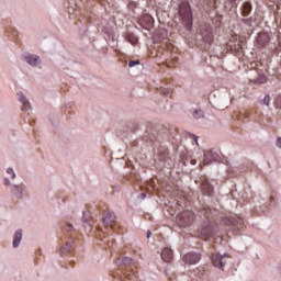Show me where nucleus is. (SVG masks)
Segmentation results:
<instances>
[{
	"instance_id": "17",
	"label": "nucleus",
	"mask_w": 281,
	"mask_h": 281,
	"mask_svg": "<svg viewBox=\"0 0 281 281\" xmlns=\"http://www.w3.org/2000/svg\"><path fill=\"white\" fill-rule=\"evenodd\" d=\"M119 262H121V265H124L125 267H131V265H133V259L130 257H123L119 259Z\"/></svg>"
},
{
	"instance_id": "19",
	"label": "nucleus",
	"mask_w": 281,
	"mask_h": 281,
	"mask_svg": "<svg viewBox=\"0 0 281 281\" xmlns=\"http://www.w3.org/2000/svg\"><path fill=\"white\" fill-rule=\"evenodd\" d=\"M276 109L278 110V115H281V97L276 100Z\"/></svg>"
},
{
	"instance_id": "3",
	"label": "nucleus",
	"mask_w": 281,
	"mask_h": 281,
	"mask_svg": "<svg viewBox=\"0 0 281 281\" xmlns=\"http://www.w3.org/2000/svg\"><path fill=\"white\" fill-rule=\"evenodd\" d=\"M102 221L106 227H112L115 225V213L111 211H105L102 216Z\"/></svg>"
},
{
	"instance_id": "1",
	"label": "nucleus",
	"mask_w": 281,
	"mask_h": 281,
	"mask_svg": "<svg viewBox=\"0 0 281 281\" xmlns=\"http://www.w3.org/2000/svg\"><path fill=\"white\" fill-rule=\"evenodd\" d=\"M179 227H188L194 223V212L183 211L177 216Z\"/></svg>"
},
{
	"instance_id": "10",
	"label": "nucleus",
	"mask_w": 281,
	"mask_h": 281,
	"mask_svg": "<svg viewBox=\"0 0 281 281\" xmlns=\"http://www.w3.org/2000/svg\"><path fill=\"white\" fill-rule=\"evenodd\" d=\"M268 43L269 35H267L266 33H259V35L257 36V45H259V47H265V45Z\"/></svg>"
},
{
	"instance_id": "20",
	"label": "nucleus",
	"mask_w": 281,
	"mask_h": 281,
	"mask_svg": "<svg viewBox=\"0 0 281 281\" xmlns=\"http://www.w3.org/2000/svg\"><path fill=\"white\" fill-rule=\"evenodd\" d=\"M71 249V244H66L64 247L60 248V254H67Z\"/></svg>"
},
{
	"instance_id": "18",
	"label": "nucleus",
	"mask_w": 281,
	"mask_h": 281,
	"mask_svg": "<svg viewBox=\"0 0 281 281\" xmlns=\"http://www.w3.org/2000/svg\"><path fill=\"white\" fill-rule=\"evenodd\" d=\"M205 114L203 113L202 110H195L193 112V117H195V120H201V117H203Z\"/></svg>"
},
{
	"instance_id": "28",
	"label": "nucleus",
	"mask_w": 281,
	"mask_h": 281,
	"mask_svg": "<svg viewBox=\"0 0 281 281\" xmlns=\"http://www.w3.org/2000/svg\"><path fill=\"white\" fill-rule=\"evenodd\" d=\"M150 236H153V233L150 231H148L147 238H150Z\"/></svg>"
},
{
	"instance_id": "12",
	"label": "nucleus",
	"mask_w": 281,
	"mask_h": 281,
	"mask_svg": "<svg viewBox=\"0 0 281 281\" xmlns=\"http://www.w3.org/2000/svg\"><path fill=\"white\" fill-rule=\"evenodd\" d=\"M21 240H23V231H16L13 236V247H19Z\"/></svg>"
},
{
	"instance_id": "26",
	"label": "nucleus",
	"mask_w": 281,
	"mask_h": 281,
	"mask_svg": "<svg viewBox=\"0 0 281 281\" xmlns=\"http://www.w3.org/2000/svg\"><path fill=\"white\" fill-rule=\"evenodd\" d=\"M277 146H278V148L281 149V137H278V139H277Z\"/></svg>"
},
{
	"instance_id": "6",
	"label": "nucleus",
	"mask_w": 281,
	"mask_h": 281,
	"mask_svg": "<svg viewBox=\"0 0 281 281\" xmlns=\"http://www.w3.org/2000/svg\"><path fill=\"white\" fill-rule=\"evenodd\" d=\"M201 234L202 236H204V238H207L210 236H214V234H216V231L214 229V226H212V224H204L202 226Z\"/></svg>"
},
{
	"instance_id": "27",
	"label": "nucleus",
	"mask_w": 281,
	"mask_h": 281,
	"mask_svg": "<svg viewBox=\"0 0 281 281\" xmlns=\"http://www.w3.org/2000/svg\"><path fill=\"white\" fill-rule=\"evenodd\" d=\"M193 137H194V139H195L196 146H199V136H193Z\"/></svg>"
},
{
	"instance_id": "23",
	"label": "nucleus",
	"mask_w": 281,
	"mask_h": 281,
	"mask_svg": "<svg viewBox=\"0 0 281 281\" xmlns=\"http://www.w3.org/2000/svg\"><path fill=\"white\" fill-rule=\"evenodd\" d=\"M135 65H139V60H132L128 63V67H135Z\"/></svg>"
},
{
	"instance_id": "7",
	"label": "nucleus",
	"mask_w": 281,
	"mask_h": 281,
	"mask_svg": "<svg viewBox=\"0 0 281 281\" xmlns=\"http://www.w3.org/2000/svg\"><path fill=\"white\" fill-rule=\"evenodd\" d=\"M161 258L164 262H170L172 258H175V255L172 254V249H170L169 247L164 248L161 251Z\"/></svg>"
},
{
	"instance_id": "30",
	"label": "nucleus",
	"mask_w": 281,
	"mask_h": 281,
	"mask_svg": "<svg viewBox=\"0 0 281 281\" xmlns=\"http://www.w3.org/2000/svg\"><path fill=\"white\" fill-rule=\"evenodd\" d=\"M142 199H146V193H142Z\"/></svg>"
},
{
	"instance_id": "2",
	"label": "nucleus",
	"mask_w": 281,
	"mask_h": 281,
	"mask_svg": "<svg viewBox=\"0 0 281 281\" xmlns=\"http://www.w3.org/2000/svg\"><path fill=\"white\" fill-rule=\"evenodd\" d=\"M227 257L226 254L221 255V254H214L211 257L213 266L217 267V269H223L225 267V258Z\"/></svg>"
},
{
	"instance_id": "9",
	"label": "nucleus",
	"mask_w": 281,
	"mask_h": 281,
	"mask_svg": "<svg viewBox=\"0 0 281 281\" xmlns=\"http://www.w3.org/2000/svg\"><path fill=\"white\" fill-rule=\"evenodd\" d=\"M202 190L204 194H207V196H211V194L214 192V187L210 184V181H207V179H204L202 181Z\"/></svg>"
},
{
	"instance_id": "15",
	"label": "nucleus",
	"mask_w": 281,
	"mask_h": 281,
	"mask_svg": "<svg viewBox=\"0 0 281 281\" xmlns=\"http://www.w3.org/2000/svg\"><path fill=\"white\" fill-rule=\"evenodd\" d=\"M249 14H251V3L245 2L243 4V15L244 16H249Z\"/></svg>"
},
{
	"instance_id": "21",
	"label": "nucleus",
	"mask_w": 281,
	"mask_h": 281,
	"mask_svg": "<svg viewBox=\"0 0 281 281\" xmlns=\"http://www.w3.org/2000/svg\"><path fill=\"white\" fill-rule=\"evenodd\" d=\"M7 175H11L12 179H16V173H14V169L12 168L7 169Z\"/></svg>"
},
{
	"instance_id": "8",
	"label": "nucleus",
	"mask_w": 281,
	"mask_h": 281,
	"mask_svg": "<svg viewBox=\"0 0 281 281\" xmlns=\"http://www.w3.org/2000/svg\"><path fill=\"white\" fill-rule=\"evenodd\" d=\"M25 60L32 67H36L37 65H41V57H38L37 55H29L25 57Z\"/></svg>"
},
{
	"instance_id": "25",
	"label": "nucleus",
	"mask_w": 281,
	"mask_h": 281,
	"mask_svg": "<svg viewBox=\"0 0 281 281\" xmlns=\"http://www.w3.org/2000/svg\"><path fill=\"white\" fill-rule=\"evenodd\" d=\"M204 41H206V43H212V35L204 37Z\"/></svg>"
},
{
	"instance_id": "24",
	"label": "nucleus",
	"mask_w": 281,
	"mask_h": 281,
	"mask_svg": "<svg viewBox=\"0 0 281 281\" xmlns=\"http://www.w3.org/2000/svg\"><path fill=\"white\" fill-rule=\"evenodd\" d=\"M66 232H74V226L72 225H67L66 226Z\"/></svg>"
},
{
	"instance_id": "11",
	"label": "nucleus",
	"mask_w": 281,
	"mask_h": 281,
	"mask_svg": "<svg viewBox=\"0 0 281 281\" xmlns=\"http://www.w3.org/2000/svg\"><path fill=\"white\" fill-rule=\"evenodd\" d=\"M18 100L22 103V111H27V108L30 106V101L25 99L23 92H18Z\"/></svg>"
},
{
	"instance_id": "5",
	"label": "nucleus",
	"mask_w": 281,
	"mask_h": 281,
	"mask_svg": "<svg viewBox=\"0 0 281 281\" xmlns=\"http://www.w3.org/2000/svg\"><path fill=\"white\" fill-rule=\"evenodd\" d=\"M180 16L186 25H192V11L189 7L186 8V11H183V8L180 9Z\"/></svg>"
},
{
	"instance_id": "13",
	"label": "nucleus",
	"mask_w": 281,
	"mask_h": 281,
	"mask_svg": "<svg viewBox=\"0 0 281 281\" xmlns=\"http://www.w3.org/2000/svg\"><path fill=\"white\" fill-rule=\"evenodd\" d=\"M213 159H214V154L212 151L205 153L204 154L203 166H207L209 164H212Z\"/></svg>"
},
{
	"instance_id": "16",
	"label": "nucleus",
	"mask_w": 281,
	"mask_h": 281,
	"mask_svg": "<svg viewBox=\"0 0 281 281\" xmlns=\"http://www.w3.org/2000/svg\"><path fill=\"white\" fill-rule=\"evenodd\" d=\"M251 82H255V85H265V82H267V77L259 74L257 79H251Z\"/></svg>"
},
{
	"instance_id": "29",
	"label": "nucleus",
	"mask_w": 281,
	"mask_h": 281,
	"mask_svg": "<svg viewBox=\"0 0 281 281\" xmlns=\"http://www.w3.org/2000/svg\"><path fill=\"white\" fill-rule=\"evenodd\" d=\"M5 184L10 186V179L5 178Z\"/></svg>"
},
{
	"instance_id": "4",
	"label": "nucleus",
	"mask_w": 281,
	"mask_h": 281,
	"mask_svg": "<svg viewBox=\"0 0 281 281\" xmlns=\"http://www.w3.org/2000/svg\"><path fill=\"white\" fill-rule=\"evenodd\" d=\"M182 260L186 265H196V262L201 260V255L196 252H189L182 257Z\"/></svg>"
},
{
	"instance_id": "31",
	"label": "nucleus",
	"mask_w": 281,
	"mask_h": 281,
	"mask_svg": "<svg viewBox=\"0 0 281 281\" xmlns=\"http://www.w3.org/2000/svg\"><path fill=\"white\" fill-rule=\"evenodd\" d=\"M126 278H127L128 280H131V276H126Z\"/></svg>"
},
{
	"instance_id": "22",
	"label": "nucleus",
	"mask_w": 281,
	"mask_h": 281,
	"mask_svg": "<svg viewBox=\"0 0 281 281\" xmlns=\"http://www.w3.org/2000/svg\"><path fill=\"white\" fill-rule=\"evenodd\" d=\"M270 103H271V97L266 95V97L263 98V104H266V106H269Z\"/></svg>"
},
{
	"instance_id": "14",
	"label": "nucleus",
	"mask_w": 281,
	"mask_h": 281,
	"mask_svg": "<svg viewBox=\"0 0 281 281\" xmlns=\"http://www.w3.org/2000/svg\"><path fill=\"white\" fill-rule=\"evenodd\" d=\"M12 193L18 198V199H23V189L19 186H13L12 188Z\"/></svg>"
}]
</instances>
